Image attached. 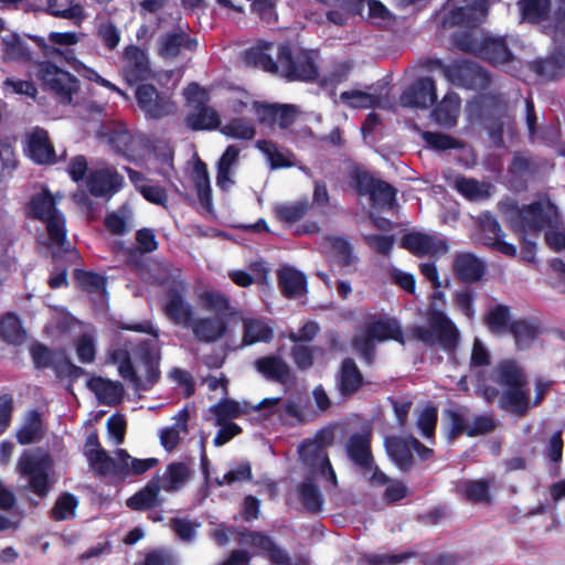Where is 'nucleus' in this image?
<instances>
[{"label":"nucleus","instance_id":"nucleus-31","mask_svg":"<svg viewBox=\"0 0 565 565\" xmlns=\"http://www.w3.org/2000/svg\"><path fill=\"white\" fill-rule=\"evenodd\" d=\"M191 329L195 339L201 342H214L222 338L227 329V323L223 317H204L193 319Z\"/></svg>","mask_w":565,"mask_h":565},{"label":"nucleus","instance_id":"nucleus-40","mask_svg":"<svg viewBox=\"0 0 565 565\" xmlns=\"http://www.w3.org/2000/svg\"><path fill=\"white\" fill-rule=\"evenodd\" d=\"M255 366L260 374L269 380L279 383H287L290 380V369L279 356L260 358L256 360Z\"/></svg>","mask_w":565,"mask_h":565},{"label":"nucleus","instance_id":"nucleus-43","mask_svg":"<svg viewBox=\"0 0 565 565\" xmlns=\"http://www.w3.org/2000/svg\"><path fill=\"white\" fill-rule=\"evenodd\" d=\"M0 337L6 343L11 345H21L24 343L26 331L15 313L8 312L1 318Z\"/></svg>","mask_w":565,"mask_h":565},{"label":"nucleus","instance_id":"nucleus-64","mask_svg":"<svg viewBox=\"0 0 565 565\" xmlns=\"http://www.w3.org/2000/svg\"><path fill=\"white\" fill-rule=\"evenodd\" d=\"M50 11L53 15L73 20L76 24H81L86 13L81 4H73L71 0H65L64 8H55V4L50 0Z\"/></svg>","mask_w":565,"mask_h":565},{"label":"nucleus","instance_id":"nucleus-51","mask_svg":"<svg viewBox=\"0 0 565 565\" xmlns=\"http://www.w3.org/2000/svg\"><path fill=\"white\" fill-rule=\"evenodd\" d=\"M362 382V376L356 367L355 363L351 359H345L342 362L340 377H339V387L343 394H350L356 391Z\"/></svg>","mask_w":565,"mask_h":565},{"label":"nucleus","instance_id":"nucleus-1","mask_svg":"<svg viewBox=\"0 0 565 565\" xmlns=\"http://www.w3.org/2000/svg\"><path fill=\"white\" fill-rule=\"evenodd\" d=\"M500 211L516 233L536 234L548 227L545 239L554 250L565 249V227L558 222L557 207L550 201L535 202L523 207L512 200L499 203Z\"/></svg>","mask_w":565,"mask_h":565},{"label":"nucleus","instance_id":"nucleus-59","mask_svg":"<svg viewBox=\"0 0 565 565\" xmlns=\"http://www.w3.org/2000/svg\"><path fill=\"white\" fill-rule=\"evenodd\" d=\"M510 332L514 337L516 347L526 349L536 339L537 328L524 320H516L512 322Z\"/></svg>","mask_w":565,"mask_h":565},{"label":"nucleus","instance_id":"nucleus-17","mask_svg":"<svg viewBox=\"0 0 565 565\" xmlns=\"http://www.w3.org/2000/svg\"><path fill=\"white\" fill-rule=\"evenodd\" d=\"M445 77L456 86L482 89L488 86V73L478 64L469 61L454 62L443 68Z\"/></svg>","mask_w":565,"mask_h":565},{"label":"nucleus","instance_id":"nucleus-56","mask_svg":"<svg viewBox=\"0 0 565 565\" xmlns=\"http://www.w3.org/2000/svg\"><path fill=\"white\" fill-rule=\"evenodd\" d=\"M299 499L305 508L311 512H318L323 504V498L317 484L311 479H306L298 487Z\"/></svg>","mask_w":565,"mask_h":565},{"label":"nucleus","instance_id":"nucleus-54","mask_svg":"<svg viewBox=\"0 0 565 565\" xmlns=\"http://www.w3.org/2000/svg\"><path fill=\"white\" fill-rule=\"evenodd\" d=\"M486 323L489 330L497 334L510 331L512 324L509 308L502 305L494 306L488 311Z\"/></svg>","mask_w":565,"mask_h":565},{"label":"nucleus","instance_id":"nucleus-61","mask_svg":"<svg viewBox=\"0 0 565 565\" xmlns=\"http://www.w3.org/2000/svg\"><path fill=\"white\" fill-rule=\"evenodd\" d=\"M194 183L198 196L202 204L207 205L211 203V184L206 164L196 160L194 164Z\"/></svg>","mask_w":565,"mask_h":565},{"label":"nucleus","instance_id":"nucleus-28","mask_svg":"<svg viewBox=\"0 0 565 565\" xmlns=\"http://www.w3.org/2000/svg\"><path fill=\"white\" fill-rule=\"evenodd\" d=\"M26 151L34 162H55V152L49 140L47 132L41 128H34L28 134Z\"/></svg>","mask_w":565,"mask_h":565},{"label":"nucleus","instance_id":"nucleus-26","mask_svg":"<svg viewBox=\"0 0 565 565\" xmlns=\"http://www.w3.org/2000/svg\"><path fill=\"white\" fill-rule=\"evenodd\" d=\"M198 46V41L191 38L182 30L167 33L159 40L158 52L160 56L167 60H172L184 53L185 51H194Z\"/></svg>","mask_w":565,"mask_h":565},{"label":"nucleus","instance_id":"nucleus-16","mask_svg":"<svg viewBox=\"0 0 565 565\" xmlns=\"http://www.w3.org/2000/svg\"><path fill=\"white\" fill-rule=\"evenodd\" d=\"M238 543L254 546L258 553L268 557L271 565H309L306 556L290 558L288 554L277 546L270 537L258 532L238 533Z\"/></svg>","mask_w":565,"mask_h":565},{"label":"nucleus","instance_id":"nucleus-19","mask_svg":"<svg viewBox=\"0 0 565 565\" xmlns=\"http://www.w3.org/2000/svg\"><path fill=\"white\" fill-rule=\"evenodd\" d=\"M279 397L264 398L256 406L250 407L247 403H238L233 399H222L210 407L211 414L215 417V425L233 424L231 420L246 414L250 408L255 411L268 409L271 412L278 403Z\"/></svg>","mask_w":565,"mask_h":565},{"label":"nucleus","instance_id":"nucleus-8","mask_svg":"<svg viewBox=\"0 0 565 565\" xmlns=\"http://www.w3.org/2000/svg\"><path fill=\"white\" fill-rule=\"evenodd\" d=\"M81 38H82V34L76 33V32H51L49 34V41L52 44H54L56 46H61V47H68V46L75 45L79 42ZM31 39L38 44L39 47L42 49V51L45 55H50L51 52L61 54L66 60V62L70 63L71 65H73L75 71H77L82 76L88 78L89 81L96 82L106 88H109V89L116 92L120 96H124V97L126 96L125 93L120 88H118L116 85H114L109 81L102 77L96 71L85 66L83 63L77 61L73 56V51H71L70 49L61 50V49L51 47L47 45L45 39L41 38V36H32Z\"/></svg>","mask_w":565,"mask_h":565},{"label":"nucleus","instance_id":"nucleus-35","mask_svg":"<svg viewBox=\"0 0 565 565\" xmlns=\"http://www.w3.org/2000/svg\"><path fill=\"white\" fill-rule=\"evenodd\" d=\"M370 437L371 433L369 430L353 434L345 446L350 460L362 469H370L372 463Z\"/></svg>","mask_w":565,"mask_h":565},{"label":"nucleus","instance_id":"nucleus-37","mask_svg":"<svg viewBox=\"0 0 565 565\" xmlns=\"http://www.w3.org/2000/svg\"><path fill=\"white\" fill-rule=\"evenodd\" d=\"M209 459L205 455V451L202 450L201 455V468L202 473L204 475L207 482H213L216 486H225V484H232L237 481H245L249 480L252 477V469L250 465L247 461H242L237 463L235 467L231 468L222 478H214L213 480L210 479V471H209Z\"/></svg>","mask_w":565,"mask_h":565},{"label":"nucleus","instance_id":"nucleus-29","mask_svg":"<svg viewBox=\"0 0 565 565\" xmlns=\"http://www.w3.org/2000/svg\"><path fill=\"white\" fill-rule=\"evenodd\" d=\"M100 135L106 138L107 142L116 152L125 157H131L136 151L138 140L122 124L107 126L103 128Z\"/></svg>","mask_w":565,"mask_h":565},{"label":"nucleus","instance_id":"nucleus-32","mask_svg":"<svg viewBox=\"0 0 565 565\" xmlns=\"http://www.w3.org/2000/svg\"><path fill=\"white\" fill-rule=\"evenodd\" d=\"M256 115L260 122L278 125L280 128H287L292 124L298 114L295 105H255Z\"/></svg>","mask_w":565,"mask_h":565},{"label":"nucleus","instance_id":"nucleus-15","mask_svg":"<svg viewBox=\"0 0 565 565\" xmlns=\"http://www.w3.org/2000/svg\"><path fill=\"white\" fill-rule=\"evenodd\" d=\"M316 57L317 55L313 52H301L295 58H291L290 51L286 46H281L278 52V63L289 81L310 82L317 78Z\"/></svg>","mask_w":565,"mask_h":565},{"label":"nucleus","instance_id":"nucleus-11","mask_svg":"<svg viewBox=\"0 0 565 565\" xmlns=\"http://www.w3.org/2000/svg\"><path fill=\"white\" fill-rule=\"evenodd\" d=\"M401 337L402 329L396 320H376L369 323L365 330L354 337L353 347L367 363H371L376 341L388 339L399 341Z\"/></svg>","mask_w":565,"mask_h":565},{"label":"nucleus","instance_id":"nucleus-25","mask_svg":"<svg viewBox=\"0 0 565 565\" xmlns=\"http://www.w3.org/2000/svg\"><path fill=\"white\" fill-rule=\"evenodd\" d=\"M163 311L174 324L189 328L193 321L194 310L178 290H170L164 299Z\"/></svg>","mask_w":565,"mask_h":565},{"label":"nucleus","instance_id":"nucleus-34","mask_svg":"<svg viewBox=\"0 0 565 565\" xmlns=\"http://www.w3.org/2000/svg\"><path fill=\"white\" fill-rule=\"evenodd\" d=\"M454 273L463 281H478L484 274V263L472 253H457L454 256Z\"/></svg>","mask_w":565,"mask_h":565},{"label":"nucleus","instance_id":"nucleus-36","mask_svg":"<svg viewBox=\"0 0 565 565\" xmlns=\"http://www.w3.org/2000/svg\"><path fill=\"white\" fill-rule=\"evenodd\" d=\"M87 386L104 405L114 406L122 399L124 388L118 382L97 376L90 379Z\"/></svg>","mask_w":565,"mask_h":565},{"label":"nucleus","instance_id":"nucleus-38","mask_svg":"<svg viewBox=\"0 0 565 565\" xmlns=\"http://www.w3.org/2000/svg\"><path fill=\"white\" fill-rule=\"evenodd\" d=\"M74 277L77 285L83 290L89 292L94 297L93 300L98 303V306L105 305L107 300L106 280L103 276L85 270H75Z\"/></svg>","mask_w":565,"mask_h":565},{"label":"nucleus","instance_id":"nucleus-45","mask_svg":"<svg viewBox=\"0 0 565 565\" xmlns=\"http://www.w3.org/2000/svg\"><path fill=\"white\" fill-rule=\"evenodd\" d=\"M278 278L280 289L286 297L297 298L306 290L305 276L291 267L281 268L278 273Z\"/></svg>","mask_w":565,"mask_h":565},{"label":"nucleus","instance_id":"nucleus-2","mask_svg":"<svg viewBox=\"0 0 565 565\" xmlns=\"http://www.w3.org/2000/svg\"><path fill=\"white\" fill-rule=\"evenodd\" d=\"M122 329L145 332L152 338L137 348L136 354L142 361L143 374L135 370L129 354L125 350H115L110 354L111 361L117 365L118 372L125 380L129 381L136 390L147 391L159 377L158 363L160 359L158 330L150 321L124 324Z\"/></svg>","mask_w":565,"mask_h":565},{"label":"nucleus","instance_id":"nucleus-52","mask_svg":"<svg viewBox=\"0 0 565 565\" xmlns=\"http://www.w3.org/2000/svg\"><path fill=\"white\" fill-rule=\"evenodd\" d=\"M132 211L129 206H121L118 211L106 215L104 224L106 228L115 234L122 235L132 226Z\"/></svg>","mask_w":565,"mask_h":565},{"label":"nucleus","instance_id":"nucleus-57","mask_svg":"<svg viewBox=\"0 0 565 565\" xmlns=\"http://www.w3.org/2000/svg\"><path fill=\"white\" fill-rule=\"evenodd\" d=\"M493 479L463 481L459 484V492L473 502H488L489 487Z\"/></svg>","mask_w":565,"mask_h":565},{"label":"nucleus","instance_id":"nucleus-62","mask_svg":"<svg viewBox=\"0 0 565 565\" xmlns=\"http://www.w3.org/2000/svg\"><path fill=\"white\" fill-rule=\"evenodd\" d=\"M221 132L234 139L250 140L255 136V128L252 122L236 118L221 128Z\"/></svg>","mask_w":565,"mask_h":565},{"label":"nucleus","instance_id":"nucleus-33","mask_svg":"<svg viewBox=\"0 0 565 565\" xmlns=\"http://www.w3.org/2000/svg\"><path fill=\"white\" fill-rule=\"evenodd\" d=\"M171 426L163 427L159 433L160 444L167 450L171 451L177 448L179 443L188 435L189 411L186 407L181 408L173 417Z\"/></svg>","mask_w":565,"mask_h":565},{"label":"nucleus","instance_id":"nucleus-39","mask_svg":"<svg viewBox=\"0 0 565 565\" xmlns=\"http://www.w3.org/2000/svg\"><path fill=\"white\" fill-rule=\"evenodd\" d=\"M460 111V97L456 93H448L433 111L435 121L443 127L450 128L456 125Z\"/></svg>","mask_w":565,"mask_h":565},{"label":"nucleus","instance_id":"nucleus-10","mask_svg":"<svg viewBox=\"0 0 565 565\" xmlns=\"http://www.w3.org/2000/svg\"><path fill=\"white\" fill-rule=\"evenodd\" d=\"M427 321V327L415 326L411 329L414 339L429 345L439 343L446 350L455 348L459 332L444 312L431 310Z\"/></svg>","mask_w":565,"mask_h":565},{"label":"nucleus","instance_id":"nucleus-12","mask_svg":"<svg viewBox=\"0 0 565 565\" xmlns=\"http://www.w3.org/2000/svg\"><path fill=\"white\" fill-rule=\"evenodd\" d=\"M35 76L45 89L53 92L61 103L70 104L78 89L77 79L55 64L44 61L38 63Z\"/></svg>","mask_w":565,"mask_h":565},{"label":"nucleus","instance_id":"nucleus-20","mask_svg":"<svg viewBox=\"0 0 565 565\" xmlns=\"http://www.w3.org/2000/svg\"><path fill=\"white\" fill-rule=\"evenodd\" d=\"M356 186L361 194H369L372 205L380 210H391L395 202V190L366 172L356 173Z\"/></svg>","mask_w":565,"mask_h":565},{"label":"nucleus","instance_id":"nucleus-44","mask_svg":"<svg viewBox=\"0 0 565 565\" xmlns=\"http://www.w3.org/2000/svg\"><path fill=\"white\" fill-rule=\"evenodd\" d=\"M189 475L190 470L186 465L181 462H173L169 465L164 473L154 481L158 482L161 490L173 492L184 486Z\"/></svg>","mask_w":565,"mask_h":565},{"label":"nucleus","instance_id":"nucleus-53","mask_svg":"<svg viewBox=\"0 0 565 565\" xmlns=\"http://www.w3.org/2000/svg\"><path fill=\"white\" fill-rule=\"evenodd\" d=\"M256 147L267 157L273 169L292 166V154L289 151L278 149L275 143L259 140Z\"/></svg>","mask_w":565,"mask_h":565},{"label":"nucleus","instance_id":"nucleus-14","mask_svg":"<svg viewBox=\"0 0 565 565\" xmlns=\"http://www.w3.org/2000/svg\"><path fill=\"white\" fill-rule=\"evenodd\" d=\"M489 0H450L448 11L443 18L446 28L473 26L487 15Z\"/></svg>","mask_w":565,"mask_h":565},{"label":"nucleus","instance_id":"nucleus-30","mask_svg":"<svg viewBox=\"0 0 565 565\" xmlns=\"http://www.w3.org/2000/svg\"><path fill=\"white\" fill-rule=\"evenodd\" d=\"M241 149L235 146H228L217 161L216 185L228 191L235 183L234 175L239 162Z\"/></svg>","mask_w":565,"mask_h":565},{"label":"nucleus","instance_id":"nucleus-3","mask_svg":"<svg viewBox=\"0 0 565 565\" xmlns=\"http://www.w3.org/2000/svg\"><path fill=\"white\" fill-rule=\"evenodd\" d=\"M67 172L76 183L84 182L88 192L95 198L110 199L118 193L125 183L124 177L108 164L100 163L88 168L83 156L71 159Z\"/></svg>","mask_w":565,"mask_h":565},{"label":"nucleus","instance_id":"nucleus-22","mask_svg":"<svg viewBox=\"0 0 565 565\" xmlns=\"http://www.w3.org/2000/svg\"><path fill=\"white\" fill-rule=\"evenodd\" d=\"M436 85L430 77L418 78L399 97V104L409 108H428L436 100Z\"/></svg>","mask_w":565,"mask_h":565},{"label":"nucleus","instance_id":"nucleus-48","mask_svg":"<svg viewBox=\"0 0 565 565\" xmlns=\"http://www.w3.org/2000/svg\"><path fill=\"white\" fill-rule=\"evenodd\" d=\"M160 487L154 480L149 482L142 490L127 500V505L132 510L150 509L161 502L159 499Z\"/></svg>","mask_w":565,"mask_h":565},{"label":"nucleus","instance_id":"nucleus-6","mask_svg":"<svg viewBox=\"0 0 565 565\" xmlns=\"http://www.w3.org/2000/svg\"><path fill=\"white\" fill-rule=\"evenodd\" d=\"M332 441V430L323 429L317 433L312 439L305 440L298 447V452L303 467L309 473L319 476L335 488L338 484L337 476L326 451Z\"/></svg>","mask_w":565,"mask_h":565},{"label":"nucleus","instance_id":"nucleus-18","mask_svg":"<svg viewBox=\"0 0 565 565\" xmlns=\"http://www.w3.org/2000/svg\"><path fill=\"white\" fill-rule=\"evenodd\" d=\"M402 246L419 257H435L448 252L447 242L436 233L411 232L403 236Z\"/></svg>","mask_w":565,"mask_h":565},{"label":"nucleus","instance_id":"nucleus-5","mask_svg":"<svg viewBox=\"0 0 565 565\" xmlns=\"http://www.w3.org/2000/svg\"><path fill=\"white\" fill-rule=\"evenodd\" d=\"M29 213L45 224L47 237L41 241L50 248H60L66 238L65 217L56 207L55 198L46 190L35 194L29 203Z\"/></svg>","mask_w":565,"mask_h":565},{"label":"nucleus","instance_id":"nucleus-4","mask_svg":"<svg viewBox=\"0 0 565 565\" xmlns=\"http://www.w3.org/2000/svg\"><path fill=\"white\" fill-rule=\"evenodd\" d=\"M87 460L97 475H114L120 478L142 475L158 463L156 458H134L125 449L116 450L114 457H110L104 449L97 452L90 451Z\"/></svg>","mask_w":565,"mask_h":565},{"label":"nucleus","instance_id":"nucleus-24","mask_svg":"<svg viewBox=\"0 0 565 565\" xmlns=\"http://www.w3.org/2000/svg\"><path fill=\"white\" fill-rule=\"evenodd\" d=\"M136 98L141 110L149 117L160 118L173 111L170 98L159 95L151 85H139L136 89Z\"/></svg>","mask_w":565,"mask_h":565},{"label":"nucleus","instance_id":"nucleus-7","mask_svg":"<svg viewBox=\"0 0 565 565\" xmlns=\"http://www.w3.org/2000/svg\"><path fill=\"white\" fill-rule=\"evenodd\" d=\"M498 383L505 387L500 406L513 414L523 415L529 409V391L525 390V376L513 361H503L497 366Z\"/></svg>","mask_w":565,"mask_h":565},{"label":"nucleus","instance_id":"nucleus-49","mask_svg":"<svg viewBox=\"0 0 565 565\" xmlns=\"http://www.w3.org/2000/svg\"><path fill=\"white\" fill-rule=\"evenodd\" d=\"M271 338L273 330L264 320L256 318H248L244 320L243 342L245 344L266 342Z\"/></svg>","mask_w":565,"mask_h":565},{"label":"nucleus","instance_id":"nucleus-50","mask_svg":"<svg viewBox=\"0 0 565 565\" xmlns=\"http://www.w3.org/2000/svg\"><path fill=\"white\" fill-rule=\"evenodd\" d=\"M309 206L307 200H300L276 204L274 211L281 222L291 225L300 221L307 214Z\"/></svg>","mask_w":565,"mask_h":565},{"label":"nucleus","instance_id":"nucleus-21","mask_svg":"<svg viewBox=\"0 0 565 565\" xmlns=\"http://www.w3.org/2000/svg\"><path fill=\"white\" fill-rule=\"evenodd\" d=\"M478 222L482 233L481 241L484 245L509 257L516 255V246L504 241L501 225L491 213H481Z\"/></svg>","mask_w":565,"mask_h":565},{"label":"nucleus","instance_id":"nucleus-47","mask_svg":"<svg viewBox=\"0 0 565 565\" xmlns=\"http://www.w3.org/2000/svg\"><path fill=\"white\" fill-rule=\"evenodd\" d=\"M326 249L332 260L341 267L351 266L356 262L351 245L341 237H328Z\"/></svg>","mask_w":565,"mask_h":565},{"label":"nucleus","instance_id":"nucleus-58","mask_svg":"<svg viewBox=\"0 0 565 565\" xmlns=\"http://www.w3.org/2000/svg\"><path fill=\"white\" fill-rule=\"evenodd\" d=\"M3 54L7 60L29 61L31 53L26 44L17 35L8 34L2 38Z\"/></svg>","mask_w":565,"mask_h":565},{"label":"nucleus","instance_id":"nucleus-46","mask_svg":"<svg viewBox=\"0 0 565 565\" xmlns=\"http://www.w3.org/2000/svg\"><path fill=\"white\" fill-rule=\"evenodd\" d=\"M456 190L470 201H480L489 198L493 186L487 182H479L475 179L457 178L455 180Z\"/></svg>","mask_w":565,"mask_h":565},{"label":"nucleus","instance_id":"nucleus-63","mask_svg":"<svg viewBox=\"0 0 565 565\" xmlns=\"http://www.w3.org/2000/svg\"><path fill=\"white\" fill-rule=\"evenodd\" d=\"M78 500L71 493H63L58 497L52 509V518L56 521L70 520L75 516Z\"/></svg>","mask_w":565,"mask_h":565},{"label":"nucleus","instance_id":"nucleus-42","mask_svg":"<svg viewBox=\"0 0 565 565\" xmlns=\"http://www.w3.org/2000/svg\"><path fill=\"white\" fill-rule=\"evenodd\" d=\"M186 124L193 130H212L220 126V116L212 107L195 105L186 117Z\"/></svg>","mask_w":565,"mask_h":565},{"label":"nucleus","instance_id":"nucleus-13","mask_svg":"<svg viewBox=\"0 0 565 565\" xmlns=\"http://www.w3.org/2000/svg\"><path fill=\"white\" fill-rule=\"evenodd\" d=\"M50 457L36 452H25L18 461V471L22 477L28 478L29 489L41 498L50 491Z\"/></svg>","mask_w":565,"mask_h":565},{"label":"nucleus","instance_id":"nucleus-23","mask_svg":"<svg viewBox=\"0 0 565 565\" xmlns=\"http://www.w3.org/2000/svg\"><path fill=\"white\" fill-rule=\"evenodd\" d=\"M121 72L129 84L147 79L151 74L147 53L136 45L126 47L122 56Z\"/></svg>","mask_w":565,"mask_h":565},{"label":"nucleus","instance_id":"nucleus-60","mask_svg":"<svg viewBox=\"0 0 565 565\" xmlns=\"http://www.w3.org/2000/svg\"><path fill=\"white\" fill-rule=\"evenodd\" d=\"M519 4L523 20L530 22L543 20L551 7L550 0H521Z\"/></svg>","mask_w":565,"mask_h":565},{"label":"nucleus","instance_id":"nucleus-41","mask_svg":"<svg viewBox=\"0 0 565 565\" xmlns=\"http://www.w3.org/2000/svg\"><path fill=\"white\" fill-rule=\"evenodd\" d=\"M385 448L388 456L401 470H406L412 462L413 446L411 437H387L385 439Z\"/></svg>","mask_w":565,"mask_h":565},{"label":"nucleus","instance_id":"nucleus-9","mask_svg":"<svg viewBox=\"0 0 565 565\" xmlns=\"http://www.w3.org/2000/svg\"><path fill=\"white\" fill-rule=\"evenodd\" d=\"M455 43L460 50L479 55L495 65H503L512 58L504 38L488 36L480 30L457 34Z\"/></svg>","mask_w":565,"mask_h":565},{"label":"nucleus","instance_id":"nucleus-27","mask_svg":"<svg viewBox=\"0 0 565 565\" xmlns=\"http://www.w3.org/2000/svg\"><path fill=\"white\" fill-rule=\"evenodd\" d=\"M340 99L342 103L348 105L351 108H383L391 109L394 107V100L391 99L386 94L381 93H370L363 92L360 89H351L343 92L340 95Z\"/></svg>","mask_w":565,"mask_h":565},{"label":"nucleus","instance_id":"nucleus-55","mask_svg":"<svg viewBox=\"0 0 565 565\" xmlns=\"http://www.w3.org/2000/svg\"><path fill=\"white\" fill-rule=\"evenodd\" d=\"M536 73L544 79H556L565 73V49L559 56L537 61L534 64Z\"/></svg>","mask_w":565,"mask_h":565}]
</instances>
